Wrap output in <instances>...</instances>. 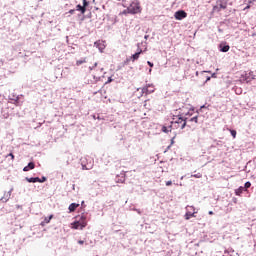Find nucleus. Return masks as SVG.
I'll use <instances>...</instances> for the list:
<instances>
[{"instance_id":"nucleus-1","label":"nucleus","mask_w":256,"mask_h":256,"mask_svg":"<svg viewBox=\"0 0 256 256\" xmlns=\"http://www.w3.org/2000/svg\"><path fill=\"white\" fill-rule=\"evenodd\" d=\"M171 125L174 129H183L184 127H187V120L180 115L173 116Z\"/></svg>"},{"instance_id":"nucleus-2","label":"nucleus","mask_w":256,"mask_h":256,"mask_svg":"<svg viewBox=\"0 0 256 256\" xmlns=\"http://www.w3.org/2000/svg\"><path fill=\"white\" fill-rule=\"evenodd\" d=\"M143 9L141 8V3L139 1H133L126 10H124V13H129L130 15H137L141 13Z\"/></svg>"},{"instance_id":"nucleus-3","label":"nucleus","mask_w":256,"mask_h":256,"mask_svg":"<svg viewBox=\"0 0 256 256\" xmlns=\"http://www.w3.org/2000/svg\"><path fill=\"white\" fill-rule=\"evenodd\" d=\"M229 0H216V5L213 6V13H221V11L227 9Z\"/></svg>"},{"instance_id":"nucleus-4","label":"nucleus","mask_w":256,"mask_h":256,"mask_svg":"<svg viewBox=\"0 0 256 256\" xmlns=\"http://www.w3.org/2000/svg\"><path fill=\"white\" fill-rule=\"evenodd\" d=\"M87 216L85 214H82L80 217V220L72 223V229H85L87 227Z\"/></svg>"},{"instance_id":"nucleus-5","label":"nucleus","mask_w":256,"mask_h":256,"mask_svg":"<svg viewBox=\"0 0 256 256\" xmlns=\"http://www.w3.org/2000/svg\"><path fill=\"white\" fill-rule=\"evenodd\" d=\"M174 17L177 21H183V19H186L187 17V12H185L184 10L176 11Z\"/></svg>"},{"instance_id":"nucleus-6","label":"nucleus","mask_w":256,"mask_h":256,"mask_svg":"<svg viewBox=\"0 0 256 256\" xmlns=\"http://www.w3.org/2000/svg\"><path fill=\"white\" fill-rule=\"evenodd\" d=\"M187 209H188V211L185 214V219H186V221H189V219H191V217H196L195 213H197V212H195V207H193V206H188ZM189 209H190V211H189ZM191 211H193V212H191Z\"/></svg>"},{"instance_id":"nucleus-7","label":"nucleus","mask_w":256,"mask_h":256,"mask_svg":"<svg viewBox=\"0 0 256 256\" xmlns=\"http://www.w3.org/2000/svg\"><path fill=\"white\" fill-rule=\"evenodd\" d=\"M155 92V86L148 84L146 87L142 88V93L149 95Z\"/></svg>"},{"instance_id":"nucleus-8","label":"nucleus","mask_w":256,"mask_h":256,"mask_svg":"<svg viewBox=\"0 0 256 256\" xmlns=\"http://www.w3.org/2000/svg\"><path fill=\"white\" fill-rule=\"evenodd\" d=\"M51 219H53V215H50L49 217H45L44 220L40 223L42 227H45L48 223H51Z\"/></svg>"},{"instance_id":"nucleus-9","label":"nucleus","mask_w":256,"mask_h":256,"mask_svg":"<svg viewBox=\"0 0 256 256\" xmlns=\"http://www.w3.org/2000/svg\"><path fill=\"white\" fill-rule=\"evenodd\" d=\"M219 49L222 53H227L231 47L229 45L220 44Z\"/></svg>"},{"instance_id":"nucleus-10","label":"nucleus","mask_w":256,"mask_h":256,"mask_svg":"<svg viewBox=\"0 0 256 256\" xmlns=\"http://www.w3.org/2000/svg\"><path fill=\"white\" fill-rule=\"evenodd\" d=\"M141 53H143V50H140V51L136 52L135 54H133V55L131 56V60H132L133 62H134V61H137V59H139Z\"/></svg>"},{"instance_id":"nucleus-11","label":"nucleus","mask_w":256,"mask_h":256,"mask_svg":"<svg viewBox=\"0 0 256 256\" xmlns=\"http://www.w3.org/2000/svg\"><path fill=\"white\" fill-rule=\"evenodd\" d=\"M77 207H79V204L72 203L69 205L68 209H69L70 213H73L74 211H76Z\"/></svg>"},{"instance_id":"nucleus-12","label":"nucleus","mask_w":256,"mask_h":256,"mask_svg":"<svg viewBox=\"0 0 256 256\" xmlns=\"http://www.w3.org/2000/svg\"><path fill=\"white\" fill-rule=\"evenodd\" d=\"M76 11H80L82 15H85L87 9H85V7L81 6V4H78L76 6Z\"/></svg>"},{"instance_id":"nucleus-13","label":"nucleus","mask_w":256,"mask_h":256,"mask_svg":"<svg viewBox=\"0 0 256 256\" xmlns=\"http://www.w3.org/2000/svg\"><path fill=\"white\" fill-rule=\"evenodd\" d=\"M11 194L9 192L5 193L4 196L0 199L2 203H7L8 199H10Z\"/></svg>"},{"instance_id":"nucleus-14","label":"nucleus","mask_w":256,"mask_h":256,"mask_svg":"<svg viewBox=\"0 0 256 256\" xmlns=\"http://www.w3.org/2000/svg\"><path fill=\"white\" fill-rule=\"evenodd\" d=\"M30 169H35V163L30 162L26 167L23 168V171L27 172Z\"/></svg>"},{"instance_id":"nucleus-15","label":"nucleus","mask_w":256,"mask_h":256,"mask_svg":"<svg viewBox=\"0 0 256 256\" xmlns=\"http://www.w3.org/2000/svg\"><path fill=\"white\" fill-rule=\"evenodd\" d=\"M26 181H28V183H39V181H41V178H26Z\"/></svg>"},{"instance_id":"nucleus-16","label":"nucleus","mask_w":256,"mask_h":256,"mask_svg":"<svg viewBox=\"0 0 256 256\" xmlns=\"http://www.w3.org/2000/svg\"><path fill=\"white\" fill-rule=\"evenodd\" d=\"M243 191H245V187L240 186L238 189L235 190V195L240 197V195H242Z\"/></svg>"},{"instance_id":"nucleus-17","label":"nucleus","mask_w":256,"mask_h":256,"mask_svg":"<svg viewBox=\"0 0 256 256\" xmlns=\"http://www.w3.org/2000/svg\"><path fill=\"white\" fill-rule=\"evenodd\" d=\"M173 129V125H170V126H163L162 127V131L163 133H171V130Z\"/></svg>"},{"instance_id":"nucleus-18","label":"nucleus","mask_w":256,"mask_h":256,"mask_svg":"<svg viewBox=\"0 0 256 256\" xmlns=\"http://www.w3.org/2000/svg\"><path fill=\"white\" fill-rule=\"evenodd\" d=\"M83 63H87V60L85 58L81 59V60H78L76 61V65L77 67H79V65H83Z\"/></svg>"},{"instance_id":"nucleus-19","label":"nucleus","mask_w":256,"mask_h":256,"mask_svg":"<svg viewBox=\"0 0 256 256\" xmlns=\"http://www.w3.org/2000/svg\"><path fill=\"white\" fill-rule=\"evenodd\" d=\"M192 123H199V118L197 116H194L190 119Z\"/></svg>"},{"instance_id":"nucleus-20","label":"nucleus","mask_w":256,"mask_h":256,"mask_svg":"<svg viewBox=\"0 0 256 256\" xmlns=\"http://www.w3.org/2000/svg\"><path fill=\"white\" fill-rule=\"evenodd\" d=\"M83 1V6L84 9H87V7H89V2L87 0H82Z\"/></svg>"},{"instance_id":"nucleus-21","label":"nucleus","mask_w":256,"mask_h":256,"mask_svg":"<svg viewBox=\"0 0 256 256\" xmlns=\"http://www.w3.org/2000/svg\"><path fill=\"white\" fill-rule=\"evenodd\" d=\"M192 177H195V179H201L203 177V175L201 173H197L192 175Z\"/></svg>"},{"instance_id":"nucleus-22","label":"nucleus","mask_w":256,"mask_h":256,"mask_svg":"<svg viewBox=\"0 0 256 256\" xmlns=\"http://www.w3.org/2000/svg\"><path fill=\"white\" fill-rule=\"evenodd\" d=\"M230 133H231L233 139H235V137H237V131H235V130H230Z\"/></svg>"},{"instance_id":"nucleus-23","label":"nucleus","mask_w":256,"mask_h":256,"mask_svg":"<svg viewBox=\"0 0 256 256\" xmlns=\"http://www.w3.org/2000/svg\"><path fill=\"white\" fill-rule=\"evenodd\" d=\"M6 157H11L12 161L15 160V155H13V153H9Z\"/></svg>"},{"instance_id":"nucleus-24","label":"nucleus","mask_w":256,"mask_h":256,"mask_svg":"<svg viewBox=\"0 0 256 256\" xmlns=\"http://www.w3.org/2000/svg\"><path fill=\"white\" fill-rule=\"evenodd\" d=\"M244 187H245V189H249V187H251V182H246L244 184Z\"/></svg>"},{"instance_id":"nucleus-25","label":"nucleus","mask_w":256,"mask_h":256,"mask_svg":"<svg viewBox=\"0 0 256 256\" xmlns=\"http://www.w3.org/2000/svg\"><path fill=\"white\" fill-rule=\"evenodd\" d=\"M47 181V177L43 176L42 179H40L39 183H45Z\"/></svg>"},{"instance_id":"nucleus-26","label":"nucleus","mask_w":256,"mask_h":256,"mask_svg":"<svg viewBox=\"0 0 256 256\" xmlns=\"http://www.w3.org/2000/svg\"><path fill=\"white\" fill-rule=\"evenodd\" d=\"M171 185H173V182L171 180L166 182V187H171Z\"/></svg>"},{"instance_id":"nucleus-27","label":"nucleus","mask_w":256,"mask_h":256,"mask_svg":"<svg viewBox=\"0 0 256 256\" xmlns=\"http://www.w3.org/2000/svg\"><path fill=\"white\" fill-rule=\"evenodd\" d=\"M69 13H70V15L75 14V9H71V10H69Z\"/></svg>"},{"instance_id":"nucleus-28","label":"nucleus","mask_w":256,"mask_h":256,"mask_svg":"<svg viewBox=\"0 0 256 256\" xmlns=\"http://www.w3.org/2000/svg\"><path fill=\"white\" fill-rule=\"evenodd\" d=\"M78 244H79V245H84V244H85V241L79 240V241H78Z\"/></svg>"},{"instance_id":"nucleus-29","label":"nucleus","mask_w":256,"mask_h":256,"mask_svg":"<svg viewBox=\"0 0 256 256\" xmlns=\"http://www.w3.org/2000/svg\"><path fill=\"white\" fill-rule=\"evenodd\" d=\"M147 64L149 65V67H153V63L151 61H148Z\"/></svg>"},{"instance_id":"nucleus-30","label":"nucleus","mask_w":256,"mask_h":256,"mask_svg":"<svg viewBox=\"0 0 256 256\" xmlns=\"http://www.w3.org/2000/svg\"><path fill=\"white\" fill-rule=\"evenodd\" d=\"M208 214H209V215H213V211H209Z\"/></svg>"},{"instance_id":"nucleus-31","label":"nucleus","mask_w":256,"mask_h":256,"mask_svg":"<svg viewBox=\"0 0 256 256\" xmlns=\"http://www.w3.org/2000/svg\"><path fill=\"white\" fill-rule=\"evenodd\" d=\"M206 81H211V77H208V78L206 79Z\"/></svg>"},{"instance_id":"nucleus-32","label":"nucleus","mask_w":256,"mask_h":256,"mask_svg":"<svg viewBox=\"0 0 256 256\" xmlns=\"http://www.w3.org/2000/svg\"><path fill=\"white\" fill-rule=\"evenodd\" d=\"M253 1H256V0H251L250 3L253 2Z\"/></svg>"},{"instance_id":"nucleus-33","label":"nucleus","mask_w":256,"mask_h":256,"mask_svg":"<svg viewBox=\"0 0 256 256\" xmlns=\"http://www.w3.org/2000/svg\"><path fill=\"white\" fill-rule=\"evenodd\" d=\"M94 65H95V67H97V63H95Z\"/></svg>"},{"instance_id":"nucleus-34","label":"nucleus","mask_w":256,"mask_h":256,"mask_svg":"<svg viewBox=\"0 0 256 256\" xmlns=\"http://www.w3.org/2000/svg\"><path fill=\"white\" fill-rule=\"evenodd\" d=\"M90 69L93 70V67L92 68L90 67Z\"/></svg>"}]
</instances>
